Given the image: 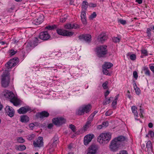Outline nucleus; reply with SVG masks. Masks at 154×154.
I'll list each match as a JSON object with an SVG mask.
<instances>
[{
	"label": "nucleus",
	"mask_w": 154,
	"mask_h": 154,
	"mask_svg": "<svg viewBox=\"0 0 154 154\" xmlns=\"http://www.w3.org/2000/svg\"><path fill=\"white\" fill-rule=\"evenodd\" d=\"M126 139V138L122 135L120 136L115 138L111 142L109 145V149L113 152L116 151L118 150L121 142H123Z\"/></svg>",
	"instance_id": "nucleus-1"
},
{
	"label": "nucleus",
	"mask_w": 154,
	"mask_h": 154,
	"mask_svg": "<svg viewBox=\"0 0 154 154\" xmlns=\"http://www.w3.org/2000/svg\"><path fill=\"white\" fill-rule=\"evenodd\" d=\"M111 136V133L109 132L101 133L98 136L97 141L100 144L107 143L110 140Z\"/></svg>",
	"instance_id": "nucleus-2"
},
{
	"label": "nucleus",
	"mask_w": 154,
	"mask_h": 154,
	"mask_svg": "<svg viewBox=\"0 0 154 154\" xmlns=\"http://www.w3.org/2000/svg\"><path fill=\"white\" fill-rule=\"evenodd\" d=\"M10 82V73L8 71L5 70L1 76V83L2 86L6 87L9 85Z\"/></svg>",
	"instance_id": "nucleus-3"
},
{
	"label": "nucleus",
	"mask_w": 154,
	"mask_h": 154,
	"mask_svg": "<svg viewBox=\"0 0 154 154\" xmlns=\"http://www.w3.org/2000/svg\"><path fill=\"white\" fill-rule=\"evenodd\" d=\"M58 142V138L56 136H54L51 140L47 146L48 152L50 154L52 153L54 150Z\"/></svg>",
	"instance_id": "nucleus-4"
},
{
	"label": "nucleus",
	"mask_w": 154,
	"mask_h": 154,
	"mask_svg": "<svg viewBox=\"0 0 154 154\" xmlns=\"http://www.w3.org/2000/svg\"><path fill=\"white\" fill-rule=\"evenodd\" d=\"M107 46L106 45L101 46L97 49V54L98 57H103L107 53Z\"/></svg>",
	"instance_id": "nucleus-5"
},
{
	"label": "nucleus",
	"mask_w": 154,
	"mask_h": 154,
	"mask_svg": "<svg viewBox=\"0 0 154 154\" xmlns=\"http://www.w3.org/2000/svg\"><path fill=\"white\" fill-rule=\"evenodd\" d=\"M99 149L98 145L92 144L89 146L87 150V154H96L98 153Z\"/></svg>",
	"instance_id": "nucleus-6"
},
{
	"label": "nucleus",
	"mask_w": 154,
	"mask_h": 154,
	"mask_svg": "<svg viewBox=\"0 0 154 154\" xmlns=\"http://www.w3.org/2000/svg\"><path fill=\"white\" fill-rule=\"evenodd\" d=\"M33 144L35 147L40 148L43 146L44 142L43 138L42 137H39L35 140L33 141Z\"/></svg>",
	"instance_id": "nucleus-7"
},
{
	"label": "nucleus",
	"mask_w": 154,
	"mask_h": 154,
	"mask_svg": "<svg viewBox=\"0 0 154 154\" xmlns=\"http://www.w3.org/2000/svg\"><path fill=\"white\" fill-rule=\"evenodd\" d=\"M66 120L62 117L54 118L52 119L53 123L56 125L60 126L65 123Z\"/></svg>",
	"instance_id": "nucleus-8"
},
{
	"label": "nucleus",
	"mask_w": 154,
	"mask_h": 154,
	"mask_svg": "<svg viewBox=\"0 0 154 154\" xmlns=\"http://www.w3.org/2000/svg\"><path fill=\"white\" fill-rule=\"evenodd\" d=\"M57 33L60 35L64 36H70L73 35L74 32H68L67 30L61 29H57Z\"/></svg>",
	"instance_id": "nucleus-9"
},
{
	"label": "nucleus",
	"mask_w": 154,
	"mask_h": 154,
	"mask_svg": "<svg viewBox=\"0 0 154 154\" xmlns=\"http://www.w3.org/2000/svg\"><path fill=\"white\" fill-rule=\"evenodd\" d=\"M48 112L46 111H43L41 112L36 113L35 115V116L37 119H43L48 117L49 116Z\"/></svg>",
	"instance_id": "nucleus-10"
},
{
	"label": "nucleus",
	"mask_w": 154,
	"mask_h": 154,
	"mask_svg": "<svg viewBox=\"0 0 154 154\" xmlns=\"http://www.w3.org/2000/svg\"><path fill=\"white\" fill-rule=\"evenodd\" d=\"M38 43V39L37 38H35L32 41L29 42L27 44L26 47L29 48H32L37 45Z\"/></svg>",
	"instance_id": "nucleus-11"
},
{
	"label": "nucleus",
	"mask_w": 154,
	"mask_h": 154,
	"mask_svg": "<svg viewBox=\"0 0 154 154\" xmlns=\"http://www.w3.org/2000/svg\"><path fill=\"white\" fill-rule=\"evenodd\" d=\"M50 37L48 32L46 31L41 32L39 35V38L43 41L48 40Z\"/></svg>",
	"instance_id": "nucleus-12"
},
{
	"label": "nucleus",
	"mask_w": 154,
	"mask_h": 154,
	"mask_svg": "<svg viewBox=\"0 0 154 154\" xmlns=\"http://www.w3.org/2000/svg\"><path fill=\"white\" fill-rule=\"evenodd\" d=\"M94 137V136L92 134H89L85 136L84 138V145H87Z\"/></svg>",
	"instance_id": "nucleus-13"
},
{
	"label": "nucleus",
	"mask_w": 154,
	"mask_h": 154,
	"mask_svg": "<svg viewBox=\"0 0 154 154\" xmlns=\"http://www.w3.org/2000/svg\"><path fill=\"white\" fill-rule=\"evenodd\" d=\"M91 35L87 34V35H82L79 36V38L81 40H84L87 43H89L91 41Z\"/></svg>",
	"instance_id": "nucleus-14"
},
{
	"label": "nucleus",
	"mask_w": 154,
	"mask_h": 154,
	"mask_svg": "<svg viewBox=\"0 0 154 154\" xmlns=\"http://www.w3.org/2000/svg\"><path fill=\"white\" fill-rule=\"evenodd\" d=\"M79 27V26L75 23H67L64 26V28L65 29H75Z\"/></svg>",
	"instance_id": "nucleus-15"
},
{
	"label": "nucleus",
	"mask_w": 154,
	"mask_h": 154,
	"mask_svg": "<svg viewBox=\"0 0 154 154\" xmlns=\"http://www.w3.org/2000/svg\"><path fill=\"white\" fill-rule=\"evenodd\" d=\"M5 110L10 117H12L14 116V111L12 107L7 106L5 108Z\"/></svg>",
	"instance_id": "nucleus-16"
},
{
	"label": "nucleus",
	"mask_w": 154,
	"mask_h": 154,
	"mask_svg": "<svg viewBox=\"0 0 154 154\" xmlns=\"http://www.w3.org/2000/svg\"><path fill=\"white\" fill-rule=\"evenodd\" d=\"M3 94L5 97L10 99V101L15 97L14 95L12 92L8 90L5 91Z\"/></svg>",
	"instance_id": "nucleus-17"
},
{
	"label": "nucleus",
	"mask_w": 154,
	"mask_h": 154,
	"mask_svg": "<svg viewBox=\"0 0 154 154\" xmlns=\"http://www.w3.org/2000/svg\"><path fill=\"white\" fill-rule=\"evenodd\" d=\"M108 38L107 36L105 33H102L98 36V40L99 42L103 43Z\"/></svg>",
	"instance_id": "nucleus-18"
},
{
	"label": "nucleus",
	"mask_w": 154,
	"mask_h": 154,
	"mask_svg": "<svg viewBox=\"0 0 154 154\" xmlns=\"http://www.w3.org/2000/svg\"><path fill=\"white\" fill-rule=\"evenodd\" d=\"M43 16H40L38 18L34 20L33 22V23L35 25H38L43 22Z\"/></svg>",
	"instance_id": "nucleus-19"
},
{
	"label": "nucleus",
	"mask_w": 154,
	"mask_h": 154,
	"mask_svg": "<svg viewBox=\"0 0 154 154\" xmlns=\"http://www.w3.org/2000/svg\"><path fill=\"white\" fill-rule=\"evenodd\" d=\"M30 110V108L28 107L26 108L25 107H23L18 109L17 112L20 114H23L26 113Z\"/></svg>",
	"instance_id": "nucleus-20"
},
{
	"label": "nucleus",
	"mask_w": 154,
	"mask_h": 154,
	"mask_svg": "<svg viewBox=\"0 0 154 154\" xmlns=\"http://www.w3.org/2000/svg\"><path fill=\"white\" fill-rule=\"evenodd\" d=\"M18 60V58L17 57H15L10 60L8 62V63L10 64V66L12 68L15 66L17 64V60Z\"/></svg>",
	"instance_id": "nucleus-21"
},
{
	"label": "nucleus",
	"mask_w": 154,
	"mask_h": 154,
	"mask_svg": "<svg viewBox=\"0 0 154 154\" xmlns=\"http://www.w3.org/2000/svg\"><path fill=\"white\" fill-rule=\"evenodd\" d=\"M82 106L83 109V110L84 112L87 113L91 111V106L90 104H88L86 105H84Z\"/></svg>",
	"instance_id": "nucleus-22"
},
{
	"label": "nucleus",
	"mask_w": 154,
	"mask_h": 154,
	"mask_svg": "<svg viewBox=\"0 0 154 154\" xmlns=\"http://www.w3.org/2000/svg\"><path fill=\"white\" fill-rule=\"evenodd\" d=\"M86 12L85 11H82L81 17L82 21L84 24H86Z\"/></svg>",
	"instance_id": "nucleus-23"
},
{
	"label": "nucleus",
	"mask_w": 154,
	"mask_h": 154,
	"mask_svg": "<svg viewBox=\"0 0 154 154\" xmlns=\"http://www.w3.org/2000/svg\"><path fill=\"white\" fill-rule=\"evenodd\" d=\"M146 148L148 151V153H151L152 151V146L151 142L150 141H148L146 143Z\"/></svg>",
	"instance_id": "nucleus-24"
},
{
	"label": "nucleus",
	"mask_w": 154,
	"mask_h": 154,
	"mask_svg": "<svg viewBox=\"0 0 154 154\" xmlns=\"http://www.w3.org/2000/svg\"><path fill=\"white\" fill-rule=\"evenodd\" d=\"M131 109L132 113L134 115L135 119H137L138 114L137 111V107L135 106H132L131 107Z\"/></svg>",
	"instance_id": "nucleus-25"
},
{
	"label": "nucleus",
	"mask_w": 154,
	"mask_h": 154,
	"mask_svg": "<svg viewBox=\"0 0 154 154\" xmlns=\"http://www.w3.org/2000/svg\"><path fill=\"white\" fill-rule=\"evenodd\" d=\"M92 120L89 119L86 123L85 124L83 127V130L86 131L91 125V122Z\"/></svg>",
	"instance_id": "nucleus-26"
},
{
	"label": "nucleus",
	"mask_w": 154,
	"mask_h": 154,
	"mask_svg": "<svg viewBox=\"0 0 154 154\" xmlns=\"http://www.w3.org/2000/svg\"><path fill=\"white\" fill-rule=\"evenodd\" d=\"M82 106L80 107L76 111V114L79 116L83 115L85 114Z\"/></svg>",
	"instance_id": "nucleus-27"
},
{
	"label": "nucleus",
	"mask_w": 154,
	"mask_h": 154,
	"mask_svg": "<svg viewBox=\"0 0 154 154\" xmlns=\"http://www.w3.org/2000/svg\"><path fill=\"white\" fill-rule=\"evenodd\" d=\"M29 117L27 116L23 115L20 117V121L22 122H27L29 121Z\"/></svg>",
	"instance_id": "nucleus-28"
},
{
	"label": "nucleus",
	"mask_w": 154,
	"mask_h": 154,
	"mask_svg": "<svg viewBox=\"0 0 154 154\" xmlns=\"http://www.w3.org/2000/svg\"><path fill=\"white\" fill-rule=\"evenodd\" d=\"M113 64L109 62H105L104 64L102 66V68H105L107 69H110L112 66Z\"/></svg>",
	"instance_id": "nucleus-29"
},
{
	"label": "nucleus",
	"mask_w": 154,
	"mask_h": 154,
	"mask_svg": "<svg viewBox=\"0 0 154 154\" xmlns=\"http://www.w3.org/2000/svg\"><path fill=\"white\" fill-rule=\"evenodd\" d=\"M88 2L85 1H83L82 3V11H83V9L86 10L88 8Z\"/></svg>",
	"instance_id": "nucleus-30"
},
{
	"label": "nucleus",
	"mask_w": 154,
	"mask_h": 154,
	"mask_svg": "<svg viewBox=\"0 0 154 154\" xmlns=\"http://www.w3.org/2000/svg\"><path fill=\"white\" fill-rule=\"evenodd\" d=\"M11 102L15 106H17L20 103L17 100L15 97L11 100Z\"/></svg>",
	"instance_id": "nucleus-31"
},
{
	"label": "nucleus",
	"mask_w": 154,
	"mask_h": 154,
	"mask_svg": "<svg viewBox=\"0 0 154 154\" xmlns=\"http://www.w3.org/2000/svg\"><path fill=\"white\" fill-rule=\"evenodd\" d=\"M131 53H128L127 54V56H129L130 59L132 60H134L136 59V56L134 54H131Z\"/></svg>",
	"instance_id": "nucleus-32"
},
{
	"label": "nucleus",
	"mask_w": 154,
	"mask_h": 154,
	"mask_svg": "<svg viewBox=\"0 0 154 154\" xmlns=\"http://www.w3.org/2000/svg\"><path fill=\"white\" fill-rule=\"evenodd\" d=\"M111 99H113V97H110L108 99L107 97L106 98H105V100L103 102V105H106L109 104L110 101L111 100Z\"/></svg>",
	"instance_id": "nucleus-33"
},
{
	"label": "nucleus",
	"mask_w": 154,
	"mask_h": 154,
	"mask_svg": "<svg viewBox=\"0 0 154 154\" xmlns=\"http://www.w3.org/2000/svg\"><path fill=\"white\" fill-rule=\"evenodd\" d=\"M140 108L139 109V110L140 111V113H139V115L141 117L143 118V107L141 105V106H140Z\"/></svg>",
	"instance_id": "nucleus-34"
},
{
	"label": "nucleus",
	"mask_w": 154,
	"mask_h": 154,
	"mask_svg": "<svg viewBox=\"0 0 154 154\" xmlns=\"http://www.w3.org/2000/svg\"><path fill=\"white\" fill-rule=\"evenodd\" d=\"M57 28V26L54 25L53 26H48L45 27V29H48L49 30H52L54 29Z\"/></svg>",
	"instance_id": "nucleus-35"
},
{
	"label": "nucleus",
	"mask_w": 154,
	"mask_h": 154,
	"mask_svg": "<svg viewBox=\"0 0 154 154\" xmlns=\"http://www.w3.org/2000/svg\"><path fill=\"white\" fill-rule=\"evenodd\" d=\"M26 149L25 146L23 145H20L18 146L17 148V149L20 151H22L25 150Z\"/></svg>",
	"instance_id": "nucleus-36"
},
{
	"label": "nucleus",
	"mask_w": 154,
	"mask_h": 154,
	"mask_svg": "<svg viewBox=\"0 0 154 154\" xmlns=\"http://www.w3.org/2000/svg\"><path fill=\"white\" fill-rule=\"evenodd\" d=\"M102 68L103 72L104 74L106 75H110V73L109 72V70H108V69H106L105 68Z\"/></svg>",
	"instance_id": "nucleus-37"
},
{
	"label": "nucleus",
	"mask_w": 154,
	"mask_h": 154,
	"mask_svg": "<svg viewBox=\"0 0 154 154\" xmlns=\"http://www.w3.org/2000/svg\"><path fill=\"white\" fill-rule=\"evenodd\" d=\"M17 142L19 143H23L25 141V140L22 137H18L17 138Z\"/></svg>",
	"instance_id": "nucleus-38"
},
{
	"label": "nucleus",
	"mask_w": 154,
	"mask_h": 154,
	"mask_svg": "<svg viewBox=\"0 0 154 154\" xmlns=\"http://www.w3.org/2000/svg\"><path fill=\"white\" fill-rule=\"evenodd\" d=\"M97 16V14L95 12H93L89 17V19L90 20H93L94 18H95Z\"/></svg>",
	"instance_id": "nucleus-39"
},
{
	"label": "nucleus",
	"mask_w": 154,
	"mask_h": 154,
	"mask_svg": "<svg viewBox=\"0 0 154 154\" xmlns=\"http://www.w3.org/2000/svg\"><path fill=\"white\" fill-rule=\"evenodd\" d=\"M35 135L34 134L29 135L27 136V138L29 140H31L34 138Z\"/></svg>",
	"instance_id": "nucleus-40"
},
{
	"label": "nucleus",
	"mask_w": 154,
	"mask_h": 154,
	"mask_svg": "<svg viewBox=\"0 0 154 154\" xmlns=\"http://www.w3.org/2000/svg\"><path fill=\"white\" fill-rule=\"evenodd\" d=\"M97 111H94L88 117V119L92 120L95 115L97 113Z\"/></svg>",
	"instance_id": "nucleus-41"
},
{
	"label": "nucleus",
	"mask_w": 154,
	"mask_h": 154,
	"mask_svg": "<svg viewBox=\"0 0 154 154\" xmlns=\"http://www.w3.org/2000/svg\"><path fill=\"white\" fill-rule=\"evenodd\" d=\"M151 29L149 28L147 29L146 33L149 38H150L151 36Z\"/></svg>",
	"instance_id": "nucleus-42"
},
{
	"label": "nucleus",
	"mask_w": 154,
	"mask_h": 154,
	"mask_svg": "<svg viewBox=\"0 0 154 154\" xmlns=\"http://www.w3.org/2000/svg\"><path fill=\"white\" fill-rule=\"evenodd\" d=\"M69 128L74 132H75L76 131L75 127L74 125L72 124L70 125H69Z\"/></svg>",
	"instance_id": "nucleus-43"
},
{
	"label": "nucleus",
	"mask_w": 154,
	"mask_h": 154,
	"mask_svg": "<svg viewBox=\"0 0 154 154\" xmlns=\"http://www.w3.org/2000/svg\"><path fill=\"white\" fill-rule=\"evenodd\" d=\"M150 136L151 137H154V133L153 131H150L149 132L148 135H146V137Z\"/></svg>",
	"instance_id": "nucleus-44"
},
{
	"label": "nucleus",
	"mask_w": 154,
	"mask_h": 154,
	"mask_svg": "<svg viewBox=\"0 0 154 154\" xmlns=\"http://www.w3.org/2000/svg\"><path fill=\"white\" fill-rule=\"evenodd\" d=\"M112 40L115 42H120V38L117 37H113L112 38Z\"/></svg>",
	"instance_id": "nucleus-45"
},
{
	"label": "nucleus",
	"mask_w": 154,
	"mask_h": 154,
	"mask_svg": "<svg viewBox=\"0 0 154 154\" xmlns=\"http://www.w3.org/2000/svg\"><path fill=\"white\" fill-rule=\"evenodd\" d=\"M108 84V82H105L103 84L102 86L104 89H107L108 88L107 85Z\"/></svg>",
	"instance_id": "nucleus-46"
},
{
	"label": "nucleus",
	"mask_w": 154,
	"mask_h": 154,
	"mask_svg": "<svg viewBox=\"0 0 154 154\" xmlns=\"http://www.w3.org/2000/svg\"><path fill=\"white\" fill-rule=\"evenodd\" d=\"M10 64L9 63H8V62L5 65V66L6 67V70H5L8 71V70L11 68V66H10Z\"/></svg>",
	"instance_id": "nucleus-47"
},
{
	"label": "nucleus",
	"mask_w": 154,
	"mask_h": 154,
	"mask_svg": "<svg viewBox=\"0 0 154 154\" xmlns=\"http://www.w3.org/2000/svg\"><path fill=\"white\" fill-rule=\"evenodd\" d=\"M17 53L16 51H14L13 49H11L9 51V53L11 56L14 55Z\"/></svg>",
	"instance_id": "nucleus-48"
},
{
	"label": "nucleus",
	"mask_w": 154,
	"mask_h": 154,
	"mask_svg": "<svg viewBox=\"0 0 154 154\" xmlns=\"http://www.w3.org/2000/svg\"><path fill=\"white\" fill-rule=\"evenodd\" d=\"M119 21L120 23L123 25H125L126 23V22L125 20L121 19H120L119 20Z\"/></svg>",
	"instance_id": "nucleus-49"
},
{
	"label": "nucleus",
	"mask_w": 154,
	"mask_h": 154,
	"mask_svg": "<svg viewBox=\"0 0 154 154\" xmlns=\"http://www.w3.org/2000/svg\"><path fill=\"white\" fill-rule=\"evenodd\" d=\"M133 76L136 80L138 78V74L136 71H134L133 72Z\"/></svg>",
	"instance_id": "nucleus-50"
},
{
	"label": "nucleus",
	"mask_w": 154,
	"mask_h": 154,
	"mask_svg": "<svg viewBox=\"0 0 154 154\" xmlns=\"http://www.w3.org/2000/svg\"><path fill=\"white\" fill-rule=\"evenodd\" d=\"M145 70H146L145 73L146 75H147L148 76L150 75V71L148 69V68H146L145 67Z\"/></svg>",
	"instance_id": "nucleus-51"
},
{
	"label": "nucleus",
	"mask_w": 154,
	"mask_h": 154,
	"mask_svg": "<svg viewBox=\"0 0 154 154\" xmlns=\"http://www.w3.org/2000/svg\"><path fill=\"white\" fill-rule=\"evenodd\" d=\"M128 154V152L127 151L123 150L121 151L119 154Z\"/></svg>",
	"instance_id": "nucleus-52"
},
{
	"label": "nucleus",
	"mask_w": 154,
	"mask_h": 154,
	"mask_svg": "<svg viewBox=\"0 0 154 154\" xmlns=\"http://www.w3.org/2000/svg\"><path fill=\"white\" fill-rule=\"evenodd\" d=\"M102 125L103 127H106L108 125V122L107 121L103 122L102 123Z\"/></svg>",
	"instance_id": "nucleus-53"
},
{
	"label": "nucleus",
	"mask_w": 154,
	"mask_h": 154,
	"mask_svg": "<svg viewBox=\"0 0 154 154\" xmlns=\"http://www.w3.org/2000/svg\"><path fill=\"white\" fill-rule=\"evenodd\" d=\"M135 91V92L138 95L140 93V89L137 87V88H135V89H134Z\"/></svg>",
	"instance_id": "nucleus-54"
},
{
	"label": "nucleus",
	"mask_w": 154,
	"mask_h": 154,
	"mask_svg": "<svg viewBox=\"0 0 154 154\" xmlns=\"http://www.w3.org/2000/svg\"><path fill=\"white\" fill-rule=\"evenodd\" d=\"M88 6L90 7H95L96 6V5L95 4H93L91 3H90L89 5Z\"/></svg>",
	"instance_id": "nucleus-55"
},
{
	"label": "nucleus",
	"mask_w": 154,
	"mask_h": 154,
	"mask_svg": "<svg viewBox=\"0 0 154 154\" xmlns=\"http://www.w3.org/2000/svg\"><path fill=\"white\" fill-rule=\"evenodd\" d=\"M29 128L31 130H32L33 129V128L35 126V125L33 123H30L29 125Z\"/></svg>",
	"instance_id": "nucleus-56"
},
{
	"label": "nucleus",
	"mask_w": 154,
	"mask_h": 154,
	"mask_svg": "<svg viewBox=\"0 0 154 154\" xmlns=\"http://www.w3.org/2000/svg\"><path fill=\"white\" fill-rule=\"evenodd\" d=\"M109 93H110V92L108 90H107L105 92V93L104 94V96H105V98H106L107 96L109 94Z\"/></svg>",
	"instance_id": "nucleus-57"
},
{
	"label": "nucleus",
	"mask_w": 154,
	"mask_h": 154,
	"mask_svg": "<svg viewBox=\"0 0 154 154\" xmlns=\"http://www.w3.org/2000/svg\"><path fill=\"white\" fill-rule=\"evenodd\" d=\"M67 19L66 17H63L61 18L60 19V21H62V22H65Z\"/></svg>",
	"instance_id": "nucleus-58"
},
{
	"label": "nucleus",
	"mask_w": 154,
	"mask_h": 154,
	"mask_svg": "<svg viewBox=\"0 0 154 154\" xmlns=\"http://www.w3.org/2000/svg\"><path fill=\"white\" fill-rule=\"evenodd\" d=\"M74 145L73 144H70L68 146V148L70 149H71L73 147Z\"/></svg>",
	"instance_id": "nucleus-59"
},
{
	"label": "nucleus",
	"mask_w": 154,
	"mask_h": 154,
	"mask_svg": "<svg viewBox=\"0 0 154 154\" xmlns=\"http://www.w3.org/2000/svg\"><path fill=\"white\" fill-rule=\"evenodd\" d=\"M116 104H117V101H116V100H113V101L112 103V106L113 107H114V106L116 105Z\"/></svg>",
	"instance_id": "nucleus-60"
},
{
	"label": "nucleus",
	"mask_w": 154,
	"mask_h": 154,
	"mask_svg": "<svg viewBox=\"0 0 154 154\" xmlns=\"http://www.w3.org/2000/svg\"><path fill=\"white\" fill-rule=\"evenodd\" d=\"M53 125L52 123L49 124L48 126V128L49 129H51L53 127Z\"/></svg>",
	"instance_id": "nucleus-61"
},
{
	"label": "nucleus",
	"mask_w": 154,
	"mask_h": 154,
	"mask_svg": "<svg viewBox=\"0 0 154 154\" xmlns=\"http://www.w3.org/2000/svg\"><path fill=\"white\" fill-rule=\"evenodd\" d=\"M127 95L128 96V97L129 99L131 98V95H130V92L129 90L127 91Z\"/></svg>",
	"instance_id": "nucleus-62"
},
{
	"label": "nucleus",
	"mask_w": 154,
	"mask_h": 154,
	"mask_svg": "<svg viewBox=\"0 0 154 154\" xmlns=\"http://www.w3.org/2000/svg\"><path fill=\"white\" fill-rule=\"evenodd\" d=\"M133 83V85L134 86V89H135V88H137V85L136 84V83L134 81Z\"/></svg>",
	"instance_id": "nucleus-63"
},
{
	"label": "nucleus",
	"mask_w": 154,
	"mask_h": 154,
	"mask_svg": "<svg viewBox=\"0 0 154 154\" xmlns=\"http://www.w3.org/2000/svg\"><path fill=\"white\" fill-rule=\"evenodd\" d=\"M151 70L154 73V66H151L150 67Z\"/></svg>",
	"instance_id": "nucleus-64"
}]
</instances>
